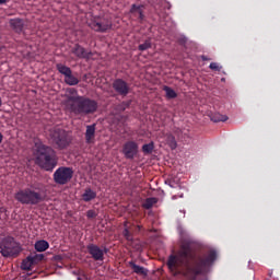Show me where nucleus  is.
<instances>
[{"instance_id": "5701e85b", "label": "nucleus", "mask_w": 280, "mask_h": 280, "mask_svg": "<svg viewBox=\"0 0 280 280\" xmlns=\"http://www.w3.org/2000/svg\"><path fill=\"white\" fill-rule=\"evenodd\" d=\"M166 143L170 145L171 150H176V148L178 147V144L176 143V138L172 133H168L166 136Z\"/></svg>"}, {"instance_id": "39448f33", "label": "nucleus", "mask_w": 280, "mask_h": 280, "mask_svg": "<svg viewBox=\"0 0 280 280\" xmlns=\"http://www.w3.org/2000/svg\"><path fill=\"white\" fill-rule=\"evenodd\" d=\"M50 139L58 150H66L71 145V136L65 129L55 128L50 130Z\"/></svg>"}, {"instance_id": "9b49d317", "label": "nucleus", "mask_w": 280, "mask_h": 280, "mask_svg": "<svg viewBox=\"0 0 280 280\" xmlns=\"http://www.w3.org/2000/svg\"><path fill=\"white\" fill-rule=\"evenodd\" d=\"M90 27L94 32H100L104 34V32H108V30H110L112 24H110V21L98 18L90 23Z\"/></svg>"}, {"instance_id": "a211bd4d", "label": "nucleus", "mask_w": 280, "mask_h": 280, "mask_svg": "<svg viewBox=\"0 0 280 280\" xmlns=\"http://www.w3.org/2000/svg\"><path fill=\"white\" fill-rule=\"evenodd\" d=\"M48 248L49 242L45 240H40L35 243V250H37V253H45V250H47Z\"/></svg>"}, {"instance_id": "f257e3e1", "label": "nucleus", "mask_w": 280, "mask_h": 280, "mask_svg": "<svg viewBox=\"0 0 280 280\" xmlns=\"http://www.w3.org/2000/svg\"><path fill=\"white\" fill-rule=\"evenodd\" d=\"M179 249L168 256L166 266L173 277L180 275L187 280H196L198 275L209 272V268L218 259V252L210 249L200 255L196 252V242L185 230H179Z\"/></svg>"}, {"instance_id": "72a5a7b5", "label": "nucleus", "mask_w": 280, "mask_h": 280, "mask_svg": "<svg viewBox=\"0 0 280 280\" xmlns=\"http://www.w3.org/2000/svg\"><path fill=\"white\" fill-rule=\"evenodd\" d=\"M201 60H203V62H207V60H211V59L208 58L207 56L202 55V56H201Z\"/></svg>"}, {"instance_id": "423d86ee", "label": "nucleus", "mask_w": 280, "mask_h": 280, "mask_svg": "<svg viewBox=\"0 0 280 280\" xmlns=\"http://www.w3.org/2000/svg\"><path fill=\"white\" fill-rule=\"evenodd\" d=\"M0 253L2 257H18L21 253V246L14 241V237L7 236L0 241Z\"/></svg>"}, {"instance_id": "6ab92c4d", "label": "nucleus", "mask_w": 280, "mask_h": 280, "mask_svg": "<svg viewBox=\"0 0 280 280\" xmlns=\"http://www.w3.org/2000/svg\"><path fill=\"white\" fill-rule=\"evenodd\" d=\"M156 202H159V199L156 197H149L144 200V202L142 203L143 209H152L154 207V205H156Z\"/></svg>"}, {"instance_id": "dca6fc26", "label": "nucleus", "mask_w": 280, "mask_h": 280, "mask_svg": "<svg viewBox=\"0 0 280 280\" xmlns=\"http://www.w3.org/2000/svg\"><path fill=\"white\" fill-rule=\"evenodd\" d=\"M128 266L129 268H131L135 275H139L140 277H148V269H145L144 267L135 264V261L132 260L128 262Z\"/></svg>"}, {"instance_id": "4468645a", "label": "nucleus", "mask_w": 280, "mask_h": 280, "mask_svg": "<svg viewBox=\"0 0 280 280\" xmlns=\"http://www.w3.org/2000/svg\"><path fill=\"white\" fill-rule=\"evenodd\" d=\"M9 25L15 34H22L23 30L25 28V20L21 18H15L9 20Z\"/></svg>"}, {"instance_id": "b1692460", "label": "nucleus", "mask_w": 280, "mask_h": 280, "mask_svg": "<svg viewBox=\"0 0 280 280\" xmlns=\"http://www.w3.org/2000/svg\"><path fill=\"white\" fill-rule=\"evenodd\" d=\"M139 51H148V49H152V39L148 38L143 44L138 46Z\"/></svg>"}, {"instance_id": "f704fd0d", "label": "nucleus", "mask_w": 280, "mask_h": 280, "mask_svg": "<svg viewBox=\"0 0 280 280\" xmlns=\"http://www.w3.org/2000/svg\"><path fill=\"white\" fill-rule=\"evenodd\" d=\"M10 0H0V5H5V3H9Z\"/></svg>"}, {"instance_id": "a878e982", "label": "nucleus", "mask_w": 280, "mask_h": 280, "mask_svg": "<svg viewBox=\"0 0 280 280\" xmlns=\"http://www.w3.org/2000/svg\"><path fill=\"white\" fill-rule=\"evenodd\" d=\"M153 151H154V142L142 145V152H144V154H152Z\"/></svg>"}, {"instance_id": "7ed1b4c3", "label": "nucleus", "mask_w": 280, "mask_h": 280, "mask_svg": "<svg viewBox=\"0 0 280 280\" xmlns=\"http://www.w3.org/2000/svg\"><path fill=\"white\" fill-rule=\"evenodd\" d=\"M35 163L45 172H54L58 166V154L54 148L43 143L35 144Z\"/></svg>"}, {"instance_id": "20e7f679", "label": "nucleus", "mask_w": 280, "mask_h": 280, "mask_svg": "<svg viewBox=\"0 0 280 280\" xmlns=\"http://www.w3.org/2000/svg\"><path fill=\"white\" fill-rule=\"evenodd\" d=\"M14 198L21 205H31L32 207L45 201V196L40 191V184H34L31 187L20 189L15 192Z\"/></svg>"}, {"instance_id": "393cba45", "label": "nucleus", "mask_w": 280, "mask_h": 280, "mask_svg": "<svg viewBox=\"0 0 280 280\" xmlns=\"http://www.w3.org/2000/svg\"><path fill=\"white\" fill-rule=\"evenodd\" d=\"M32 266H34V262L27 257L26 260H23L21 268L22 270H32Z\"/></svg>"}, {"instance_id": "f8f14e48", "label": "nucleus", "mask_w": 280, "mask_h": 280, "mask_svg": "<svg viewBox=\"0 0 280 280\" xmlns=\"http://www.w3.org/2000/svg\"><path fill=\"white\" fill-rule=\"evenodd\" d=\"M113 89L118 95L126 97L130 93V85L124 79H116L113 82Z\"/></svg>"}, {"instance_id": "412c9836", "label": "nucleus", "mask_w": 280, "mask_h": 280, "mask_svg": "<svg viewBox=\"0 0 280 280\" xmlns=\"http://www.w3.org/2000/svg\"><path fill=\"white\" fill-rule=\"evenodd\" d=\"M143 7L142 5H137V4H132L130 12L131 14H138L139 19L143 20Z\"/></svg>"}, {"instance_id": "1a4fd4ad", "label": "nucleus", "mask_w": 280, "mask_h": 280, "mask_svg": "<svg viewBox=\"0 0 280 280\" xmlns=\"http://www.w3.org/2000/svg\"><path fill=\"white\" fill-rule=\"evenodd\" d=\"M86 250L89 255L94 259V261H104V255L108 253V249L106 247L101 248L98 245H95L93 243L89 244L86 246Z\"/></svg>"}, {"instance_id": "7c9ffc66", "label": "nucleus", "mask_w": 280, "mask_h": 280, "mask_svg": "<svg viewBox=\"0 0 280 280\" xmlns=\"http://www.w3.org/2000/svg\"><path fill=\"white\" fill-rule=\"evenodd\" d=\"M68 93H69L70 95H68L67 97H75L77 95H79V94H78V90H75V88H70V89H68Z\"/></svg>"}, {"instance_id": "cd10ccee", "label": "nucleus", "mask_w": 280, "mask_h": 280, "mask_svg": "<svg viewBox=\"0 0 280 280\" xmlns=\"http://www.w3.org/2000/svg\"><path fill=\"white\" fill-rule=\"evenodd\" d=\"M122 235L125 240H127V242H132L133 237H132V234L130 233V230H128V228H125V230L122 231Z\"/></svg>"}, {"instance_id": "e433bc0d", "label": "nucleus", "mask_w": 280, "mask_h": 280, "mask_svg": "<svg viewBox=\"0 0 280 280\" xmlns=\"http://www.w3.org/2000/svg\"><path fill=\"white\" fill-rule=\"evenodd\" d=\"M2 105H3V101L0 97V108H1Z\"/></svg>"}, {"instance_id": "c85d7f7f", "label": "nucleus", "mask_w": 280, "mask_h": 280, "mask_svg": "<svg viewBox=\"0 0 280 280\" xmlns=\"http://www.w3.org/2000/svg\"><path fill=\"white\" fill-rule=\"evenodd\" d=\"M209 69L212 71H222V66H220L218 62H211Z\"/></svg>"}, {"instance_id": "bb28decb", "label": "nucleus", "mask_w": 280, "mask_h": 280, "mask_svg": "<svg viewBox=\"0 0 280 280\" xmlns=\"http://www.w3.org/2000/svg\"><path fill=\"white\" fill-rule=\"evenodd\" d=\"M28 259H31L33 264H38V261H43V259H45V255L36 254L35 256H28Z\"/></svg>"}, {"instance_id": "4be33fe9", "label": "nucleus", "mask_w": 280, "mask_h": 280, "mask_svg": "<svg viewBox=\"0 0 280 280\" xmlns=\"http://www.w3.org/2000/svg\"><path fill=\"white\" fill-rule=\"evenodd\" d=\"M163 91H165L167 100H176V97H178L176 91H174L172 88L167 85L163 88Z\"/></svg>"}, {"instance_id": "2eb2a0df", "label": "nucleus", "mask_w": 280, "mask_h": 280, "mask_svg": "<svg viewBox=\"0 0 280 280\" xmlns=\"http://www.w3.org/2000/svg\"><path fill=\"white\" fill-rule=\"evenodd\" d=\"M95 124L93 125H88L86 130H85V143H94L95 141V129H96Z\"/></svg>"}, {"instance_id": "f3484780", "label": "nucleus", "mask_w": 280, "mask_h": 280, "mask_svg": "<svg viewBox=\"0 0 280 280\" xmlns=\"http://www.w3.org/2000/svg\"><path fill=\"white\" fill-rule=\"evenodd\" d=\"M83 202H91L97 198V192L91 188H85L84 192L81 196Z\"/></svg>"}, {"instance_id": "473e14b6", "label": "nucleus", "mask_w": 280, "mask_h": 280, "mask_svg": "<svg viewBox=\"0 0 280 280\" xmlns=\"http://www.w3.org/2000/svg\"><path fill=\"white\" fill-rule=\"evenodd\" d=\"M120 106H121V110H126V108L130 106V103L122 102Z\"/></svg>"}, {"instance_id": "0eeeda50", "label": "nucleus", "mask_w": 280, "mask_h": 280, "mask_svg": "<svg viewBox=\"0 0 280 280\" xmlns=\"http://www.w3.org/2000/svg\"><path fill=\"white\" fill-rule=\"evenodd\" d=\"M73 167L60 166L55 171L52 178L56 185H67L73 178Z\"/></svg>"}, {"instance_id": "c9c22d12", "label": "nucleus", "mask_w": 280, "mask_h": 280, "mask_svg": "<svg viewBox=\"0 0 280 280\" xmlns=\"http://www.w3.org/2000/svg\"><path fill=\"white\" fill-rule=\"evenodd\" d=\"M3 142V133L0 132V143Z\"/></svg>"}, {"instance_id": "2f4dec72", "label": "nucleus", "mask_w": 280, "mask_h": 280, "mask_svg": "<svg viewBox=\"0 0 280 280\" xmlns=\"http://www.w3.org/2000/svg\"><path fill=\"white\" fill-rule=\"evenodd\" d=\"M178 43L179 45H185V43H187V37H179Z\"/></svg>"}, {"instance_id": "9d476101", "label": "nucleus", "mask_w": 280, "mask_h": 280, "mask_svg": "<svg viewBox=\"0 0 280 280\" xmlns=\"http://www.w3.org/2000/svg\"><path fill=\"white\" fill-rule=\"evenodd\" d=\"M122 154L125 159L132 161L139 154V144L136 141L129 140L122 145Z\"/></svg>"}, {"instance_id": "ddd939ff", "label": "nucleus", "mask_w": 280, "mask_h": 280, "mask_svg": "<svg viewBox=\"0 0 280 280\" xmlns=\"http://www.w3.org/2000/svg\"><path fill=\"white\" fill-rule=\"evenodd\" d=\"M71 52L81 60H91L93 58V51H86V48L80 46V44H75Z\"/></svg>"}, {"instance_id": "aec40b11", "label": "nucleus", "mask_w": 280, "mask_h": 280, "mask_svg": "<svg viewBox=\"0 0 280 280\" xmlns=\"http://www.w3.org/2000/svg\"><path fill=\"white\" fill-rule=\"evenodd\" d=\"M211 121H214V124H218L220 121H226L229 117L226 115H222L220 113L211 114L210 116Z\"/></svg>"}, {"instance_id": "4c0bfd02", "label": "nucleus", "mask_w": 280, "mask_h": 280, "mask_svg": "<svg viewBox=\"0 0 280 280\" xmlns=\"http://www.w3.org/2000/svg\"><path fill=\"white\" fill-rule=\"evenodd\" d=\"M139 231H141V225H138Z\"/></svg>"}, {"instance_id": "6e6552de", "label": "nucleus", "mask_w": 280, "mask_h": 280, "mask_svg": "<svg viewBox=\"0 0 280 280\" xmlns=\"http://www.w3.org/2000/svg\"><path fill=\"white\" fill-rule=\"evenodd\" d=\"M56 69L59 73H61V75H65V82L68 84V86H77V84H80V80L78 77L73 75L71 68L62 63H57Z\"/></svg>"}, {"instance_id": "c756f323", "label": "nucleus", "mask_w": 280, "mask_h": 280, "mask_svg": "<svg viewBox=\"0 0 280 280\" xmlns=\"http://www.w3.org/2000/svg\"><path fill=\"white\" fill-rule=\"evenodd\" d=\"M86 218H89V220H93V218H97V212H95V210H88Z\"/></svg>"}, {"instance_id": "f03ea898", "label": "nucleus", "mask_w": 280, "mask_h": 280, "mask_svg": "<svg viewBox=\"0 0 280 280\" xmlns=\"http://www.w3.org/2000/svg\"><path fill=\"white\" fill-rule=\"evenodd\" d=\"M63 106L68 113L80 115L81 117L94 115V113H97V108H100L97 101L81 95L67 96L63 101Z\"/></svg>"}]
</instances>
